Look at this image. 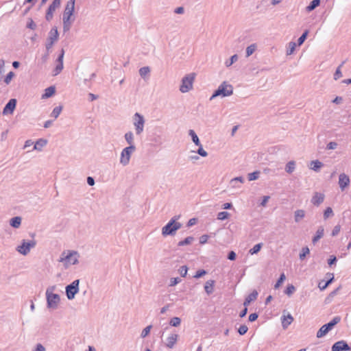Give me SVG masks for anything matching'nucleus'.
<instances>
[{
  "mask_svg": "<svg viewBox=\"0 0 351 351\" xmlns=\"http://www.w3.org/2000/svg\"><path fill=\"white\" fill-rule=\"evenodd\" d=\"M75 0H69L66 4L62 15L64 32H66L70 30L72 23L75 20L74 17H73L75 10Z\"/></svg>",
  "mask_w": 351,
  "mask_h": 351,
  "instance_id": "1",
  "label": "nucleus"
},
{
  "mask_svg": "<svg viewBox=\"0 0 351 351\" xmlns=\"http://www.w3.org/2000/svg\"><path fill=\"white\" fill-rule=\"evenodd\" d=\"M80 254L75 250H64L58 259L59 263H62L65 269L69 268L71 265H76L79 263Z\"/></svg>",
  "mask_w": 351,
  "mask_h": 351,
  "instance_id": "2",
  "label": "nucleus"
},
{
  "mask_svg": "<svg viewBox=\"0 0 351 351\" xmlns=\"http://www.w3.org/2000/svg\"><path fill=\"white\" fill-rule=\"evenodd\" d=\"M56 289V286L53 285L49 287L46 290V299L47 307L49 308H57L58 304L60 301V295L53 292Z\"/></svg>",
  "mask_w": 351,
  "mask_h": 351,
  "instance_id": "3",
  "label": "nucleus"
},
{
  "mask_svg": "<svg viewBox=\"0 0 351 351\" xmlns=\"http://www.w3.org/2000/svg\"><path fill=\"white\" fill-rule=\"evenodd\" d=\"M179 216H175L162 228V234L163 237L174 236L176 231L182 227L180 222L176 221Z\"/></svg>",
  "mask_w": 351,
  "mask_h": 351,
  "instance_id": "4",
  "label": "nucleus"
},
{
  "mask_svg": "<svg viewBox=\"0 0 351 351\" xmlns=\"http://www.w3.org/2000/svg\"><path fill=\"white\" fill-rule=\"evenodd\" d=\"M232 86L226 82H223L219 86L218 88L214 92L213 95L210 97V100H213L214 98L218 96L228 97L232 95Z\"/></svg>",
  "mask_w": 351,
  "mask_h": 351,
  "instance_id": "5",
  "label": "nucleus"
},
{
  "mask_svg": "<svg viewBox=\"0 0 351 351\" xmlns=\"http://www.w3.org/2000/svg\"><path fill=\"white\" fill-rule=\"evenodd\" d=\"M195 77V74L194 73L186 75L182 79L181 85L179 88L180 91L182 93H185L191 90L193 88Z\"/></svg>",
  "mask_w": 351,
  "mask_h": 351,
  "instance_id": "6",
  "label": "nucleus"
},
{
  "mask_svg": "<svg viewBox=\"0 0 351 351\" xmlns=\"http://www.w3.org/2000/svg\"><path fill=\"white\" fill-rule=\"evenodd\" d=\"M132 122L136 134L141 135L145 128V120L144 117L141 114L136 112L132 117Z\"/></svg>",
  "mask_w": 351,
  "mask_h": 351,
  "instance_id": "7",
  "label": "nucleus"
},
{
  "mask_svg": "<svg viewBox=\"0 0 351 351\" xmlns=\"http://www.w3.org/2000/svg\"><path fill=\"white\" fill-rule=\"evenodd\" d=\"M341 321L339 316H336L328 324L323 325L317 332V337L322 338L324 337L332 328Z\"/></svg>",
  "mask_w": 351,
  "mask_h": 351,
  "instance_id": "8",
  "label": "nucleus"
},
{
  "mask_svg": "<svg viewBox=\"0 0 351 351\" xmlns=\"http://www.w3.org/2000/svg\"><path fill=\"white\" fill-rule=\"evenodd\" d=\"M136 151V146H128L122 149L120 156V163L127 166L130 161L132 154Z\"/></svg>",
  "mask_w": 351,
  "mask_h": 351,
  "instance_id": "9",
  "label": "nucleus"
},
{
  "mask_svg": "<svg viewBox=\"0 0 351 351\" xmlns=\"http://www.w3.org/2000/svg\"><path fill=\"white\" fill-rule=\"evenodd\" d=\"M80 280H75L65 288L66 295L69 300L75 298V295L79 292Z\"/></svg>",
  "mask_w": 351,
  "mask_h": 351,
  "instance_id": "10",
  "label": "nucleus"
},
{
  "mask_svg": "<svg viewBox=\"0 0 351 351\" xmlns=\"http://www.w3.org/2000/svg\"><path fill=\"white\" fill-rule=\"evenodd\" d=\"M36 241L34 240L27 241L23 240L21 245L17 246L16 251L24 256L29 254L32 248L36 246Z\"/></svg>",
  "mask_w": 351,
  "mask_h": 351,
  "instance_id": "11",
  "label": "nucleus"
},
{
  "mask_svg": "<svg viewBox=\"0 0 351 351\" xmlns=\"http://www.w3.org/2000/svg\"><path fill=\"white\" fill-rule=\"evenodd\" d=\"M58 32L56 27H53L49 32V36L47 40V43L45 45L47 50H49L53 44L58 40Z\"/></svg>",
  "mask_w": 351,
  "mask_h": 351,
  "instance_id": "12",
  "label": "nucleus"
},
{
  "mask_svg": "<svg viewBox=\"0 0 351 351\" xmlns=\"http://www.w3.org/2000/svg\"><path fill=\"white\" fill-rule=\"evenodd\" d=\"M61 0H53L52 3L49 6L46 13V20L50 21L53 16V12L60 5Z\"/></svg>",
  "mask_w": 351,
  "mask_h": 351,
  "instance_id": "13",
  "label": "nucleus"
},
{
  "mask_svg": "<svg viewBox=\"0 0 351 351\" xmlns=\"http://www.w3.org/2000/svg\"><path fill=\"white\" fill-rule=\"evenodd\" d=\"M16 99H10L3 110V114H12L16 108Z\"/></svg>",
  "mask_w": 351,
  "mask_h": 351,
  "instance_id": "14",
  "label": "nucleus"
},
{
  "mask_svg": "<svg viewBox=\"0 0 351 351\" xmlns=\"http://www.w3.org/2000/svg\"><path fill=\"white\" fill-rule=\"evenodd\" d=\"M64 49L61 50L60 54L58 56L57 58V64L53 70V75L56 76L58 75L63 69V59H64Z\"/></svg>",
  "mask_w": 351,
  "mask_h": 351,
  "instance_id": "15",
  "label": "nucleus"
},
{
  "mask_svg": "<svg viewBox=\"0 0 351 351\" xmlns=\"http://www.w3.org/2000/svg\"><path fill=\"white\" fill-rule=\"evenodd\" d=\"M348 350H350V348L348 344L343 340L336 342L332 346V351H348Z\"/></svg>",
  "mask_w": 351,
  "mask_h": 351,
  "instance_id": "16",
  "label": "nucleus"
},
{
  "mask_svg": "<svg viewBox=\"0 0 351 351\" xmlns=\"http://www.w3.org/2000/svg\"><path fill=\"white\" fill-rule=\"evenodd\" d=\"M350 182V178L346 173H342L339 176V185L341 191H343L349 186Z\"/></svg>",
  "mask_w": 351,
  "mask_h": 351,
  "instance_id": "17",
  "label": "nucleus"
},
{
  "mask_svg": "<svg viewBox=\"0 0 351 351\" xmlns=\"http://www.w3.org/2000/svg\"><path fill=\"white\" fill-rule=\"evenodd\" d=\"M178 339V335L170 334L166 339L165 346L168 348H173Z\"/></svg>",
  "mask_w": 351,
  "mask_h": 351,
  "instance_id": "18",
  "label": "nucleus"
},
{
  "mask_svg": "<svg viewBox=\"0 0 351 351\" xmlns=\"http://www.w3.org/2000/svg\"><path fill=\"white\" fill-rule=\"evenodd\" d=\"M326 276L328 278L327 281L324 282L323 280L320 281L318 284V287L321 291H323L327 288V287L332 283L334 280V274L332 273H327Z\"/></svg>",
  "mask_w": 351,
  "mask_h": 351,
  "instance_id": "19",
  "label": "nucleus"
},
{
  "mask_svg": "<svg viewBox=\"0 0 351 351\" xmlns=\"http://www.w3.org/2000/svg\"><path fill=\"white\" fill-rule=\"evenodd\" d=\"M324 197L325 196L323 193L316 192L314 193L311 199V203L313 205L318 206L324 202Z\"/></svg>",
  "mask_w": 351,
  "mask_h": 351,
  "instance_id": "20",
  "label": "nucleus"
},
{
  "mask_svg": "<svg viewBox=\"0 0 351 351\" xmlns=\"http://www.w3.org/2000/svg\"><path fill=\"white\" fill-rule=\"evenodd\" d=\"M293 317L290 313H288L287 315H283L281 317V322L283 329H287L289 327V326L293 322Z\"/></svg>",
  "mask_w": 351,
  "mask_h": 351,
  "instance_id": "21",
  "label": "nucleus"
},
{
  "mask_svg": "<svg viewBox=\"0 0 351 351\" xmlns=\"http://www.w3.org/2000/svg\"><path fill=\"white\" fill-rule=\"evenodd\" d=\"M243 182H244V178L241 176H239V177H236L234 178H232L230 182V184L232 188L237 189V188H240V186H241L240 184Z\"/></svg>",
  "mask_w": 351,
  "mask_h": 351,
  "instance_id": "22",
  "label": "nucleus"
},
{
  "mask_svg": "<svg viewBox=\"0 0 351 351\" xmlns=\"http://www.w3.org/2000/svg\"><path fill=\"white\" fill-rule=\"evenodd\" d=\"M124 138L126 143L128 144V146H135L134 145V136L132 132L129 131L127 132L124 134Z\"/></svg>",
  "mask_w": 351,
  "mask_h": 351,
  "instance_id": "23",
  "label": "nucleus"
},
{
  "mask_svg": "<svg viewBox=\"0 0 351 351\" xmlns=\"http://www.w3.org/2000/svg\"><path fill=\"white\" fill-rule=\"evenodd\" d=\"M324 233V228L323 226L318 227L315 235L312 239L313 243H316L323 236Z\"/></svg>",
  "mask_w": 351,
  "mask_h": 351,
  "instance_id": "24",
  "label": "nucleus"
},
{
  "mask_svg": "<svg viewBox=\"0 0 351 351\" xmlns=\"http://www.w3.org/2000/svg\"><path fill=\"white\" fill-rule=\"evenodd\" d=\"M258 296L256 291H254L252 293L249 294L245 299L243 305L247 306L252 301L255 300Z\"/></svg>",
  "mask_w": 351,
  "mask_h": 351,
  "instance_id": "25",
  "label": "nucleus"
},
{
  "mask_svg": "<svg viewBox=\"0 0 351 351\" xmlns=\"http://www.w3.org/2000/svg\"><path fill=\"white\" fill-rule=\"evenodd\" d=\"M47 144V141L44 138H39L36 141L34 150L41 151L42 149Z\"/></svg>",
  "mask_w": 351,
  "mask_h": 351,
  "instance_id": "26",
  "label": "nucleus"
},
{
  "mask_svg": "<svg viewBox=\"0 0 351 351\" xmlns=\"http://www.w3.org/2000/svg\"><path fill=\"white\" fill-rule=\"evenodd\" d=\"M214 285H215V281L212 280H208L205 283L204 289H205V291L206 292V293L208 295H210V294H211L213 292Z\"/></svg>",
  "mask_w": 351,
  "mask_h": 351,
  "instance_id": "27",
  "label": "nucleus"
},
{
  "mask_svg": "<svg viewBox=\"0 0 351 351\" xmlns=\"http://www.w3.org/2000/svg\"><path fill=\"white\" fill-rule=\"evenodd\" d=\"M56 88L54 86H49L45 90V93L42 95V99H47L55 94Z\"/></svg>",
  "mask_w": 351,
  "mask_h": 351,
  "instance_id": "28",
  "label": "nucleus"
},
{
  "mask_svg": "<svg viewBox=\"0 0 351 351\" xmlns=\"http://www.w3.org/2000/svg\"><path fill=\"white\" fill-rule=\"evenodd\" d=\"M305 217V211L302 209L297 210L294 212V219L296 223L300 221Z\"/></svg>",
  "mask_w": 351,
  "mask_h": 351,
  "instance_id": "29",
  "label": "nucleus"
},
{
  "mask_svg": "<svg viewBox=\"0 0 351 351\" xmlns=\"http://www.w3.org/2000/svg\"><path fill=\"white\" fill-rule=\"evenodd\" d=\"M21 217H14L10 219V224L12 227L18 228L21 224Z\"/></svg>",
  "mask_w": 351,
  "mask_h": 351,
  "instance_id": "30",
  "label": "nucleus"
},
{
  "mask_svg": "<svg viewBox=\"0 0 351 351\" xmlns=\"http://www.w3.org/2000/svg\"><path fill=\"white\" fill-rule=\"evenodd\" d=\"M189 135L191 137L193 142L197 146L201 145L202 143L199 139V137L197 136V135L196 134V133L195 132V131L193 130H189Z\"/></svg>",
  "mask_w": 351,
  "mask_h": 351,
  "instance_id": "31",
  "label": "nucleus"
},
{
  "mask_svg": "<svg viewBox=\"0 0 351 351\" xmlns=\"http://www.w3.org/2000/svg\"><path fill=\"white\" fill-rule=\"evenodd\" d=\"M295 162L294 160H290L288 162L285 166V171L288 173H293L295 169Z\"/></svg>",
  "mask_w": 351,
  "mask_h": 351,
  "instance_id": "32",
  "label": "nucleus"
},
{
  "mask_svg": "<svg viewBox=\"0 0 351 351\" xmlns=\"http://www.w3.org/2000/svg\"><path fill=\"white\" fill-rule=\"evenodd\" d=\"M194 240H195V238L193 237H191V236L187 237L184 240L179 241L178 243V246L182 247L184 245H190L194 241Z\"/></svg>",
  "mask_w": 351,
  "mask_h": 351,
  "instance_id": "33",
  "label": "nucleus"
},
{
  "mask_svg": "<svg viewBox=\"0 0 351 351\" xmlns=\"http://www.w3.org/2000/svg\"><path fill=\"white\" fill-rule=\"evenodd\" d=\"M320 4V0H313L306 8L307 12H311L315 10Z\"/></svg>",
  "mask_w": 351,
  "mask_h": 351,
  "instance_id": "34",
  "label": "nucleus"
},
{
  "mask_svg": "<svg viewBox=\"0 0 351 351\" xmlns=\"http://www.w3.org/2000/svg\"><path fill=\"white\" fill-rule=\"evenodd\" d=\"M256 48H257V45L255 43L249 45L246 48V51H245L246 57L248 58L251 55H252L254 53V52L256 50Z\"/></svg>",
  "mask_w": 351,
  "mask_h": 351,
  "instance_id": "35",
  "label": "nucleus"
},
{
  "mask_svg": "<svg viewBox=\"0 0 351 351\" xmlns=\"http://www.w3.org/2000/svg\"><path fill=\"white\" fill-rule=\"evenodd\" d=\"M150 73V69L149 66H143L139 69V75L141 77L145 79Z\"/></svg>",
  "mask_w": 351,
  "mask_h": 351,
  "instance_id": "36",
  "label": "nucleus"
},
{
  "mask_svg": "<svg viewBox=\"0 0 351 351\" xmlns=\"http://www.w3.org/2000/svg\"><path fill=\"white\" fill-rule=\"evenodd\" d=\"M295 47H296L295 43H294V42L289 43L287 47V52H286L287 55V56L291 55L294 52Z\"/></svg>",
  "mask_w": 351,
  "mask_h": 351,
  "instance_id": "37",
  "label": "nucleus"
},
{
  "mask_svg": "<svg viewBox=\"0 0 351 351\" xmlns=\"http://www.w3.org/2000/svg\"><path fill=\"white\" fill-rule=\"evenodd\" d=\"M62 110V107L60 106L55 107L51 113V117H53L54 119H57L60 114Z\"/></svg>",
  "mask_w": 351,
  "mask_h": 351,
  "instance_id": "38",
  "label": "nucleus"
},
{
  "mask_svg": "<svg viewBox=\"0 0 351 351\" xmlns=\"http://www.w3.org/2000/svg\"><path fill=\"white\" fill-rule=\"evenodd\" d=\"M345 62H346L345 61L342 62V63L337 68V69L334 73V80H337L338 79H339L340 77H342V73L341 71V68L342 67V66L344 64Z\"/></svg>",
  "mask_w": 351,
  "mask_h": 351,
  "instance_id": "39",
  "label": "nucleus"
},
{
  "mask_svg": "<svg viewBox=\"0 0 351 351\" xmlns=\"http://www.w3.org/2000/svg\"><path fill=\"white\" fill-rule=\"evenodd\" d=\"M311 168L313 170L317 171L322 167L323 164L319 160H313L311 162Z\"/></svg>",
  "mask_w": 351,
  "mask_h": 351,
  "instance_id": "40",
  "label": "nucleus"
},
{
  "mask_svg": "<svg viewBox=\"0 0 351 351\" xmlns=\"http://www.w3.org/2000/svg\"><path fill=\"white\" fill-rule=\"evenodd\" d=\"M181 324V319L178 317H174L169 321V324L173 327H178Z\"/></svg>",
  "mask_w": 351,
  "mask_h": 351,
  "instance_id": "41",
  "label": "nucleus"
},
{
  "mask_svg": "<svg viewBox=\"0 0 351 351\" xmlns=\"http://www.w3.org/2000/svg\"><path fill=\"white\" fill-rule=\"evenodd\" d=\"M262 246H263L262 243L256 244L252 249H250L249 250V253L252 255L254 254H257L261 250Z\"/></svg>",
  "mask_w": 351,
  "mask_h": 351,
  "instance_id": "42",
  "label": "nucleus"
},
{
  "mask_svg": "<svg viewBox=\"0 0 351 351\" xmlns=\"http://www.w3.org/2000/svg\"><path fill=\"white\" fill-rule=\"evenodd\" d=\"M334 215L332 209L330 207L326 208V209L324 212V219H327L329 217H331Z\"/></svg>",
  "mask_w": 351,
  "mask_h": 351,
  "instance_id": "43",
  "label": "nucleus"
},
{
  "mask_svg": "<svg viewBox=\"0 0 351 351\" xmlns=\"http://www.w3.org/2000/svg\"><path fill=\"white\" fill-rule=\"evenodd\" d=\"M238 60V56L237 54H234L231 56L230 60L226 61L225 64L227 67L230 66L234 62H237Z\"/></svg>",
  "mask_w": 351,
  "mask_h": 351,
  "instance_id": "44",
  "label": "nucleus"
},
{
  "mask_svg": "<svg viewBox=\"0 0 351 351\" xmlns=\"http://www.w3.org/2000/svg\"><path fill=\"white\" fill-rule=\"evenodd\" d=\"M229 216H230V214L226 211L219 212L217 214V219L224 220V219H228L229 217Z\"/></svg>",
  "mask_w": 351,
  "mask_h": 351,
  "instance_id": "45",
  "label": "nucleus"
},
{
  "mask_svg": "<svg viewBox=\"0 0 351 351\" xmlns=\"http://www.w3.org/2000/svg\"><path fill=\"white\" fill-rule=\"evenodd\" d=\"M260 172L259 171H254L248 174V180L250 181L257 180L259 177Z\"/></svg>",
  "mask_w": 351,
  "mask_h": 351,
  "instance_id": "46",
  "label": "nucleus"
},
{
  "mask_svg": "<svg viewBox=\"0 0 351 351\" xmlns=\"http://www.w3.org/2000/svg\"><path fill=\"white\" fill-rule=\"evenodd\" d=\"M308 31L305 30L304 32L302 34V36L298 40V45H301L303 44V43L304 42V40H306V38L308 36Z\"/></svg>",
  "mask_w": 351,
  "mask_h": 351,
  "instance_id": "47",
  "label": "nucleus"
},
{
  "mask_svg": "<svg viewBox=\"0 0 351 351\" xmlns=\"http://www.w3.org/2000/svg\"><path fill=\"white\" fill-rule=\"evenodd\" d=\"M310 252V250L308 247H304L302 249V251L300 254V258L301 260L304 259L305 256L308 254Z\"/></svg>",
  "mask_w": 351,
  "mask_h": 351,
  "instance_id": "48",
  "label": "nucleus"
},
{
  "mask_svg": "<svg viewBox=\"0 0 351 351\" xmlns=\"http://www.w3.org/2000/svg\"><path fill=\"white\" fill-rule=\"evenodd\" d=\"M152 327V326L151 325L147 326V327H145V328L143 330V331H142V332H141V337L142 338H145V337H146L149 334Z\"/></svg>",
  "mask_w": 351,
  "mask_h": 351,
  "instance_id": "49",
  "label": "nucleus"
},
{
  "mask_svg": "<svg viewBox=\"0 0 351 351\" xmlns=\"http://www.w3.org/2000/svg\"><path fill=\"white\" fill-rule=\"evenodd\" d=\"M295 290V287L293 285H290L287 286L285 293L287 295L290 296V295H291L293 293Z\"/></svg>",
  "mask_w": 351,
  "mask_h": 351,
  "instance_id": "50",
  "label": "nucleus"
},
{
  "mask_svg": "<svg viewBox=\"0 0 351 351\" xmlns=\"http://www.w3.org/2000/svg\"><path fill=\"white\" fill-rule=\"evenodd\" d=\"M198 147L199 148L197 153L202 157H206L208 156V153L203 149L202 145L201 144V145H198Z\"/></svg>",
  "mask_w": 351,
  "mask_h": 351,
  "instance_id": "51",
  "label": "nucleus"
},
{
  "mask_svg": "<svg viewBox=\"0 0 351 351\" xmlns=\"http://www.w3.org/2000/svg\"><path fill=\"white\" fill-rule=\"evenodd\" d=\"M285 278H286L285 275L284 274H282L280 275L279 279L276 282V285H274V288L278 289L280 287V285L284 282Z\"/></svg>",
  "mask_w": 351,
  "mask_h": 351,
  "instance_id": "52",
  "label": "nucleus"
},
{
  "mask_svg": "<svg viewBox=\"0 0 351 351\" xmlns=\"http://www.w3.org/2000/svg\"><path fill=\"white\" fill-rule=\"evenodd\" d=\"M14 74L12 71L9 72L4 79V82L6 84H10Z\"/></svg>",
  "mask_w": 351,
  "mask_h": 351,
  "instance_id": "53",
  "label": "nucleus"
},
{
  "mask_svg": "<svg viewBox=\"0 0 351 351\" xmlns=\"http://www.w3.org/2000/svg\"><path fill=\"white\" fill-rule=\"evenodd\" d=\"M247 330H248V328L246 325H241L238 329V332L241 335H243L247 332Z\"/></svg>",
  "mask_w": 351,
  "mask_h": 351,
  "instance_id": "54",
  "label": "nucleus"
},
{
  "mask_svg": "<svg viewBox=\"0 0 351 351\" xmlns=\"http://www.w3.org/2000/svg\"><path fill=\"white\" fill-rule=\"evenodd\" d=\"M188 267L185 265L180 267L179 269V273L182 277H185L187 274Z\"/></svg>",
  "mask_w": 351,
  "mask_h": 351,
  "instance_id": "55",
  "label": "nucleus"
},
{
  "mask_svg": "<svg viewBox=\"0 0 351 351\" xmlns=\"http://www.w3.org/2000/svg\"><path fill=\"white\" fill-rule=\"evenodd\" d=\"M181 282V279L180 278H178V277L177 278H172L170 280L169 286L170 287L175 286L177 284H178L179 282Z\"/></svg>",
  "mask_w": 351,
  "mask_h": 351,
  "instance_id": "56",
  "label": "nucleus"
},
{
  "mask_svg": "<svg viewBox=\"0 0 351 351\" xmlns=\"http://www.w3.org/2000/svg\"><path fill=\"white\" fill-rule=\"evenodd\" d=\"M341 230V226L339 225H337L334 227L332 231V236L335 237L337 236Z\"/></svg>",
  "mask_w": 351,
  "mask_h": 351,
  "instance_id": "57",
  "label": "nucleus"
},
{
  "mask_svg": "<svg viewBox=\"0 0 351 351\" xmlns=\"http://www.w3.org/2000/svg\"><path fill=\"white\" fill-rule=\"evenodd\" d=\"M338 144L336 142L331 141L328 143L326 148L328 149H335L337 147Z\"/></svg>",
  "mask_w": 351,
  "mask_h": 351,
  "instance_id": "58",
  "label": "nucleus"
},
{
  "mask_svg": "<svg viewBox=\"0 0 351 351\" xmlns=\"http://www.w3.org/2000/svg\"><path fill=\"white\" fill-rule=\"evenodd\" d=\"M206 274V271L204 269L198 270L196 272L195 275L194 276V278H201L203 276H204Z\"/></svg>",
  "mask_w": 351,
  "mask_h": 351,
  "instance_id": "59",
  "label": "nucleus"
},
{
  "mask_svg": "<svg viewBox=\"0 0 351 351\" xmlns=\"http://www.w3.org/2000/svg\"><path fill=\"white\" fill-rule=\"evenodd\" d=\"M209 237L208 235L207 234H203L200 237H199V243L200 244H205L208 239Z\"/></svg>",
  "mask_w": 351,
  "mask_h": 351,
  "instance_id": "60",
  "label": "nucleus"
},
{
  "mask_svg": "<svg viewBox=\"0 0 351 351\" xmlns=\"http://www.w3.org/2000/svg\"><path fill=\"white\" fill-rule=\"evenodd\" d=\"M33 351H46V349L41 343H37Z\"/></svg>",
  "mask_w": 351,
  "mask_h": 351,
  "instance_id": "61",
  "label": "nucleus"
},
{
  "mask_svg": "<svg viewBox=\"0 0 351 351\" xmlns=\"http://www.w3.org/2000/svg\"><path fill=\"white\" fill-rule=\"evenodd\" d=\"M236 256H237L236 253L234 251H230L228 253V258L230 261H234V260H235Z\"/></svg>",
  "mask_w": 351,
  "mask_h": 351,
  "instance_id": "62",
  "label": "nucleus"
},
{
  "mask_svg": "<svg viewBox=\"0 0 351 351\" xmlns=\"http://www.w3.org/2000/svg\"><path fill=\"white\" fill-rule=\"evenodd\" d=\"M36 27V23L31 19L29 23L27 24V27L34 29Z\"/></svg>",
  "mask_w": 351,
  "mask_h": 351,
  "instance_id": "63",
  "label": "nucleus"
},
{
  "mask_svg": "<svg viewBox=\"0 0 351 351\" xmlns=\"http://www.w3.org/2000/svg\"><path fill=\"white\" fill-rule=\"evenodd\" d=\"M337 261V258L334 256H331L330 258L328 260V264L331 266L332 265L335 264Z\"/></svg>",
  "mask_w": 351,
  "mask_h": 351,
  "instance_id": "64",
  "label": "nucleus"
}]
</instances>
